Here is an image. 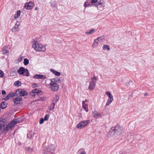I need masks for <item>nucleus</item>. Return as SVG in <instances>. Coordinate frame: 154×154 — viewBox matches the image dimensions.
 Segmentation results:
<instances>
[{"label": "nucleus", "mask_w": 154, "mask_h": 154, "mask_svg": "<svg viewBox=\"0 0 154 154\" xmlns=\"http://www.w3.org/2000/svg\"><path fill=\"white\" fill-rule=\"evenodd\" d=\"M122 130V128L117 124L115 127L111 128L109 130L110 134L112 136L116 137L121 134Z\"/></svg>", "instance_id": "obj_1"}, {"label": "nucleus", "mask_w": 154, "mask_h": 154, "mask_svg": "<svg viewBox=\"0 0 154 154\" xmlns=\"http://www.w3.org/2000/svg\"><path fill=\"white\" fill-rule=\"evenodd\" d=\"M32 47L36 51H44L46 50L45 46L42 44H39L37 42L33 43L32 44Z\"/></svg>", "instance_id": "obj_2"}, {"label": "nucleus", "mask_w": 154, "mask_h": 154, "mask_svg": "<svg viewBox=\"0 0 154 154\" xmlns=\"http://www.w3.org/2000/svg\"><path fill=\"white\" fill-rule=\"evenodd\" d=\"M43 154H53L55 151L54 147L53 145L45 147Z\"/></svg>", "instance_id": "obj_3"}, {"label": "nucleus", "mask_w": 154, "mask_h": 154, "mask_svg": "<svg viewBox=\"0 0 154 154\" xmlns=\"http://www.w3.org/2000/svg\"><path fill=\"white\" fill-rule=\"evenodd\" d=\"M90 123V120H87L83 121L80 122L77 125V127L78 128L82 129L85 127Z\"/></svg>", "instance_id": "obj_4"}, {"label": "nucleus", "mask_w": 154, "mask_h": 154, "mask_svg": "<svg viewBox=\"0 0 154 154\" xmlns=\"http://www.w3.org/2000/svg\"><path fill=\"white\" fill-rule=\"evenodd\" d=\"M97 79L95 76L94 77L91 79V81L90 82L88 87L89 89L91 91L94 88L96 84Z\"/></svg>", "instance_id": "obj_5"}, {"label": "nucleus", "mask_w": 154, "mask_h": 154, "mask_svg": "<svg viewBox=\"0 0 154 154\" xmlns=\"http://www.w3.org/2000/svg\"><path fill=\"white\" fill-rule=\"evenodd\" d=\"M34 2H30L29 3L26 2L25 4L24 7L27 9H31L34 7Z\"/></svg>", "instance_id": "obj_6"}, {"label": "nucleus", "mask_w": 154, "mask_h": 154, "mask_svg": "<svg viewBox=\"0 0 154 154\" xmlns=\"http://www.w3.org/2000/svg\"><path fill=\"white\" fill-rule=\"evenodd\" d=\"M18 91L20 94V96H27L28 94V92L25 91L24 89H19L16 90V92Z\"/></svg>", "instance_id": "obj_7"}, {"label": "nucleus", "mask_w": 154, "mask_h": 154, "mask_svg": "<svg viewBox=\"0 0 154 154\" xmlns=\"http://www.w3.org/2000/svg\"><path fill=\"white\" fill-rule=\"evenodd\" d=\"M14 97V96H13V92H10L9 93L6 97L4 99L5 101H7L8 100L11 99Z\"/></svg>", "instance_id": "obj_8"}, {"label": "nucleus", "mask_w": 154, "mask_h": 154, "mask_svg": "<svg viewBox=\"0 0 154 154\" xmlns=\"http://www.w3.org/2000/svg\"><path fill=\"white\" fill-rule=\"evenodd\" d=\"M93 116L95 118L98 119L99 118L101 117V115L97 111L95 110L93 112Z\"/></svg>", "instance_id": "obj_9"}, {"label": "nucleus", "mask_w": 154, "mask_h": 154, "mask_svg": "<svg viewBox=\"0 0 154 154\" xmlns=\"http://www.w3.org/2000/svg\"><path fill=\"white\" fill-rule=\"evenodd\" d=\"M50 87L52 91H57L58 89L59 85L55 83V85H54L51 86H50Z\"/></svg>", "instance_id": "obj_10"}, {"label": "nucleus", "mask_w": 154, "mask_h": 154, "mask_svg": "<svg viewBox=\"0 0 154 154\" xmlns=\"http://www.w3.org/2000/svg\"><path fill=\"white\" fill-rule=\"evenodd\" d=\"M26 69L23 67H21L18 70L17 72L20 75H23L25 72Z\"/></svg>", "instance_id": "obj_11"}, {"label": "nucleus", "mask_w": 154, "mask_h": 154, "mask_svg": "<svg viewBox=\"0 0 154 154\" xmlns=\"http://www.w3.org/2000/svg\"><path fill=\"white\" fill-rule=\"evenodd\" d=\"M22 100V98L21 97H17L16 98L13 99V101L14 103L16 104L19 103L18 102V101H20Z\"/></svg>", "instance_id": "obj_12"}, {"label": "nucleus", "mask_w": 154, "mask_h": 154, "mask_svg": "<svg viewBox=\"0 0 154 154\" xmlns=\"http://www.w3.org/2000/svg\"><path fill=\"white\" fill-rule=\"evenodd\" d=\"M8 47L7 46H4L3 48L2 51L4 54L8 55L9 53V51L8 50Z\"/></svg>", "instance_id": "obj_13"}, {"label": "nucleus", "mask_w": 154, "mask_h": 154, "mask_svg": "<svg viewBox=\"0 0 154 154\" xmlns=\"http://www.w3.org/2000/svg\"><path fill=\"white\" fill-rule=\"evenodd\" d=\"M8 104L7 103L4 101H3L1 103L0 105V107L2 109H4L6 108Z\"/></svg>", "instance_id": "obj_14"}, {"label": "nucleus", "mask_w": 154, "mask_h": 154, "mask_svg": "<svg viewBox=\"0 0 154 154\" xmlns=\"http://www.w3.org/2000/svg\"><path fill=\"white\" fill-rule=\"evenodd\" d=\"M20 25V22L17 21L15 24V26L13 27L12 29V32H15L17 30V29H18V26Z\"/></svg>", "instance_id": "obj_15"}, {"label": "nucleus", "mask_w": 154, "mask_h": 154, "mask_svg": "<svg viewBox=\"0 0 154 154\" xmlns=\"http://www.w3.org/2000/svg\"><path fill=\"white\" fill-rule=\"evenodd\" d=\"M13 121H14V124H16L17 123H20L22 122L21 119L20 118L14 119Z\"/></svg>", "instance_id": "obj_16"}, {"label": "nucleus", "mask_w": 154, "mask_h": 154, "mask_svg": "<svg viewBox=\"0 0 154 154\" xmlns=\"http://www.w3.org/2000/svg\"><path fill=\"white\" fill-rule=\"evenodd\" d=\"M94 31L95 29H93L91 30H88L85 32V34L87 35H90L92 34Z\"/></svg>", "instance_id": "obj_17"}, {"label": "nucleus", "mask_w": 154, "mask_h": 154, "mask_svg": "<svg viewBox=\"0 0 154 154\" xmlns=\"http://www.w3.org/2000/svg\"><path fill=\"white\" fill-rule=\"evenodd\" d=\"M106 94L109 97L110 99H113L112 95L110 93L109 91H106Z\"/></svg>", "instance_id": "obj_18"}, {"label": "nucleus", "mask_w": 154, "mask_h": 154, "mask_svg": "<svg viewBox=\"0 0 154 154\" xmlns=\"http://www.w3.org/2000/svg\"><path fill=\"white\" fill-rule=\"evenodd\" d=\"M101 1H99L97 4H96L95 5V6L98 8V7L100 8L103 6V3L101 2Z\"/></svg>", "instance_id": "obj_19"}, {"label": "nucleus", "mask_w": 154, "mask_h": 154, "mask_svg": "<svg viewBox=\"0 0 154 154\" xmlns=\"http://www.w3.org/2000/svg\"><path fill=\"white\" fill-rule=\"evenodd\" d=\"M21 13V12L20 10L17 11V12L16 14H15L14 17L15 19L18 18L20 16Z\"/></svg>", "instance_id": "obj_20"}, {"label": "nucleus", "mask_w": 154, "mask_h": 154, "mask_svg": "<svg viewBox=\"0 0 154 154\" xmlns=\"http://www.w3.org/2000/svg\"><path fill=\"white\" fill-rule=\"evenodd\" d=\"M21 82L19 81H17L15 82L14 83V85L15 86H20L21 85Z\"/></svg>", "instance_id": "obj_21"}, {"label": "nucleus", "mask_w": 154, "mask_h": 154, "mask_svg": "<svg viewBox=\"0 0 154 154\" xmlns=\"http://www.w3.org/2000/svg\"><path fill=\"white\" fill-rule=\"evenodd\" d=\"M103 48L104 50H107L108 51H109L110 49V48L109 46L106 45H103Z\"/></svg>", "instance_id": "obj_22"}, {"label": "nucleus", "mask_w": 154, "mask_h": 154, "mask_svg": "<svg viewBox=\"0 0 154 154\" xmlns=\"http://www.w3.org/2000/svg\"><path fill=\"white\" fill-rule=\"evenodd\" d=\"M16 124H14V121L13 120L10 122V123L8 124V126H9L11 128L14 127Z\"/></svg>", "instance_id": "obj_23"}, {"label": "nucleus", "mask_w": 154, "mask_h": 154, "mask_svg": "<svg viewBox=\"0 0 154 154\" xmlns=\"http://www.w3.org/2000/svg\"><path fill=\"white\" fill-rule=\"evenodd\" d=\"M113 100V99H110L109 98L107 101L106 105V106H108L110 104V103L112 102Z\"/></svg>", "instance_id": "obj_24"}, {"label": "nucleus", "mask_w": 154, "mask_h": 154, "mask_svg": "<svg viewBox=\"0 0 154 154\" xmlns=\"http://www.w3.org/2000/svg\"><path fill=\"white\" fill-rule=\"evenodd\" d=\"M88 104H84V105H83L82 106L83 109H84V110L86 112H88Z\"/></svg>", "instance_id": "obj_25"}, {"label": "nucleus", "mask_w": 154, "mask_h": 154, "mask_svg": "<svg viewBox=\"0 0 154 154\" xmlns=\"http://www.w3.org/2000/svg\"><path fill=\"white\" fill-rule=\"evenodd\" d=\"M29 60L27 59H24L23 63L26 66L27 65L29 64Z\"/></svg>", "instance_id": "obj_26"}, {"label": "nucleus", "mask_w": 154, "mask_h": 154, "mask_svg": "<svg viewBox=\"0 0 154 154\" xmlns=\"http://www.w3.org/2000/svg\"><path fill=\"white\" fill-rule=\"evenodd\" d=\"M24 73H25V74L23 75H24L26 76L27 77H28L29 76V72L28 70L27 69H26V70H25V72Z\"/></svg>", "instance_id": "obj_27"}, {"label": "nucleus", "mask_w": 154, "mask_h": 154, "mask_svg": "<svg viewBox=\"0 0 154 154\" xmlns=\"http://www.w3.org/2000/svg\"><path fill=\"white\" fill-rule=\"evenodd\" d=\"M55 103H53L49 107V109L50 110H51L53 109L55 106Z\"/></svg>", "instance_id": "obj_28"}, {"label": "nucleus", "mask_w": 154, "mask_h": 154, "mask_svg": "<svg viewBox=\"0 0 154 154\" xmlns=\"http://www.w3.org/2000/svg\"><path fill=\"white\" fill-rule=\"evenodd\" d=\"M52 80H53V81L54 82H55V83L57 84L59 81H60V79H59L58 78H53V79H52Z\"/></svg>", "instance_id": "obj_29"}, {"label": "nucleus", "mask_w": 154, "mask_h": 154, "mask_svg": "<svg viewBox=\"0 0 154 154\" xmlns=\"http://www.w3.org/2000/svg\"><path fill=\"white\" fill-rule=\"evenodd\" d=\"M88 3V2L87 1L85 2L84 4V6L85 7V8H86L87 7H91V4L90 3L88 4L87 3Z\"/></svg>", "instance_id": "obj_30"}, {"label": "nucleus", "mask_w": 154, "mask_h": 154, "mask_svg": "<svg viewBox=\"0 0 154 154\" xmlns=\"http://www.w3.org/2000/svg\"><path fill=\"white\" fill-rule=\"evenodd\" d=\"M126 86H131L133 85V83L132 81H129L128 82L126 83L125 84Z\"/></svg>", "instance_id": "obj_31"}, {"label": "nucleus", "mask_w": 154, "mask_h": 154, "mask_svg": "<svg viewBox=\"0 0 154 154\" xmlns=\"http://www.w3.org/2000/svg\"><path fill=\"white\" fill-rule=\"evenodd\" d=\"M100 38H98L97 39H95L94 42V44H96L97 45H98V42L100 40Z\"/></svg>", "instance_id": "obj_32"}, {"label": "nucleus", "mask_w": 154, "mask_h": 154, "mask_svg": "<svg viewBox=\"0 0 154 154\" xmlns=\"http://www.w3.org/2000/svg\"><path fill=\"white\" fill-rule=\"evenodd\" d=\"M39 77V79H44L46 78V77L45 75L41 74H40Z\"/></svg>", "instance_id": "obj_33"}, {"label": "nucleus", "mask_w": 154, "mask_h": 154, "mask_svg": "<svg viewBox=\"0 0 154 154\" xmlns=\"http://www.w3.org/2000/svg\"><path fill=\"white\" fill-rule=\"evenodd\" d=\"M32 91L35 93H39L40 92H41V91L37 89H33Z\"/></svg>", "instance_id": "obj_34"}, {"label": "nucleus", "mask_w": 154, "mask_h": 154, "mask_svg": "<svg viewBox=\"0 0 154 154\" xmlns=\"http://www.w3.org/2000/svg\"><path fill=\"white\" fill-rule=\"evenodd\" d=\"M49 117V115L48 114H46L45 115L44 119L45 121H47Z\"/></svg>", "instance_id": "obj_35"}, {"label": "nucleus", "mask_w": 154, "mask_h": 154, "mask_svg": "<svg viewBox=\"0 0 154 154\" xmlns=\"http://www.w3.org/2000/svg\"><path fill=\"white\" fill-rule=\"evenodd\" d=\"M0 77L3 78L4 75V73L2 70L0 69Z\"/></svg>", "instance_id": "obj_36"}, {"label": "nucleus", "mask_w": 154, "mask_h": 154, "mask_svg": "<svg viewBox=\"0 0 154 154\" xmlns=\"http://www.w3.org/2000/svg\"><path fill=\"white\" fill-rule=\"evenodd\" d=\"M39 75H40V74H36L34 75L33 76V78L34 79H39Z\"/></svg>", "instance_id": "obj_37"}, {"label": "nucleus", "mask_w": 154, "mask_h": 154, "mask_svg": "<svg viewBox=\"0 0 154 154\" xmlns=\"http://www.w3.org/2000/svg\"><path fill=\"white\" fill-rule=\"evenodd\" d=\"M26 149L29 152V153H31L32 151V149L29 147H27L26 148Z\"/></svg>", "instance_id": "obj_38"}, {"label": "nucleus", "mask_w": 154, "mask_h": 154, "mask_svg": "<svg viewBox=\"0 0 154 154\" xmlns=\"http://www.w3.org/2000/svg\"><path fill=\"white\" fill-rule=\"evenodd\" d=\"M54 74L57 76H59L60 75V72L56 71H55Z\"/></svg>", "instance_id": "obj_39"}, {"label": "nucleus", "mask_w": 154, "mask_h": 154, "mask_svg": "<svg viewBox=\"0 0 154 154\" xmlns=\"http://www.w3.org/2000/svg\"><path fill=\"white\" fill-rule=\"evenodd\" d=\"M51 82L49 85L50 86H51L54 85H55V82H54L53 80H52V79H51Z\"/></svg>", "instance_id": "obj_40"}, {"label": "nucleus", "mask_w": 154, "mask_h": 154, "mask_svg": "<svg viewBox=\"0 0 154 154\" xmlns=\"http://www.w3.org/2000/svg\"><path fill=\"white\" fill-rule=\"evenodd\" d=\"M44 121H45V120L43 118H41L39 121L40 124H43V123Z\"/></svg>", "instance_id": "obj_41"}, {"label": "nucleus", "mask_w": 154, "mask_h": 154, "mask_svg": "<svg viewBox=\"0 0 154 154\" xmlns=\"http://www.w3.org/2000/svg\"><path fill=\"white\" fill-rule=\"evenodd\" d=\"M30 95L33 97H34L35 96V93L32 91L30 93Z\"/></svg>", "instance_id": "obj_42"}, {"label": "nucleus", "mask_w": 154, "mask_h": 154, "mask_svg": "<svg viewBox=\"0 0 154 154\" xmlns=\"http://www.w3.org/2000/svg\"><path fill=\"white\" fill-rule=\"evenodd\" d=\"M14 71H12L11 72V74H13L14 73L15 74H17V72H16V70L17 69V68L15 69V68H14Z\"/></svg>", "instance_id": "obj_43"}, {"label": "nucleus", "mask_w": 154, "mask_h": 154, "mask_svg": "<svg viewBox=\"0 0 154 154\" xmlns=\"http://www.w3.org/2000/svg\"><path fill=\"white\" fill-rule=\"evenodd\" d=\"M11 128H10L9 126H8V125H7L6 128V130L7 131H8Z\"/></svg>", "instance_id": "obj_44"}, {"label": "nucleus", "mask_w": 154, "mask_h": 154, "mask_svg": "<svg viewBox=\"0 0 154 154\" xmlns=\"http://www.w3.org/2000/svg\"><path fill=\"white\" fill-rule=\"evenodd\" d=\"M55 5H56V3H55V2H52L51 4V7H55Z\"/></svg>", "instance_id": "obj_45"}, {"label": "nucleus", "mask_w": 154, "mask_h": 154, "mask_svg": "<svg viewBox=\"0 0 154 154\" xmlns=\"http://www.w3.org/2000/svg\"><path fill=\"white\" fill-rule=\"evenodd\" d=\"M98 0H91V3H95L97 2Z\"/></svg>", "instance_id": "obj_46"}, {"label": "nucleus", "mask_w": 154, "mask_h": 154, "mask_svg": "<svg viewBox=\"0 0 154 154\" xmlns=\"http://www.w3.org/2000/svg\"><path fill=\"white\" fill-rule=\"evenodd\" d=\"M59 99V96L58 95H56L55 97V99L56 100V101H58Z\"/></svg>", "instance_id": "obj_47"}, {"label": "nucleus", "mask_w": 154, "mask_h": 154, "mask_svg": "<svg viewBox=\"0 0 154 154\" xmlns=\"http://www.w3.org/2000/svg\"><path fill=\"white\" fill-rule=\"evenodd\" d=\"M17 92H16L15 93L13 92V96H14V97L15 96H17L18 94H17Z\"/></svg>", "instance_id": "obj_48"}, {"label": "nucleus", "mask_w": 154, "mask_h": 154, "mask_svg": "<svg viewBox=\"0 0 154 154\" xmlns=\"http://www.w3.org/2000/svg\"><path fill=\"white\" fill-rule=\"evenodd\" d=\"M50 71L51 72H53L54 74V72H55V71L54 70V69H50Z\"/></svg>", "instance_id": "obj_49"}, {"label": "nucleus", "mask_w": 154, "mask_h": 154, "mask_svg": "<svg viewBox=\"0 0 154 154\" xmlns=\"http://www.w3.org/2000/svg\"><path fill=\"white\" fill-rule=\"evenodd\" d=\"M32 87L33 88H35L37 87V85L35 83H34L32 84Z\"/></svg>", "instance_id": "obj_50"}, {"label": "nucleus", "mask_w": 154, "mask_h": 154, "mask_svg": "<svg viewBox=\"0 0 154 154\" xmlns=\"http://www.w3.org/2000/svg\"><path fill=\"white\" fill-rule=\"evenodd\" d=\"M6 94V92L5 90H3L2 91V95L5 94Z\"/></svg>", "instance_id": "obj_51"}, {"label": "nucleus", "mask_w": 154, "mask_h": 154, "mask_svg": "<svg viewBox=\"0 0 154 154\" xmlns=\"http://www.w3.org/2000/svg\"><path fill=\"white\" fill-rule=\"evenodd\" d=\"M22 59H23L22 57H21L20 58H19L18 59V60L19 62H20V61H21L22 60Z\"/></svg>", "instance_id": "obj_52"}, {"label": "nucleus", "mask_w": 154, "mask_h": 154, "mask_svg": "<svg viewBox=\"0 0 154 154\" xmlns=\"http://www.w3.org/2000/svg\"><path fill=\"white\" fill-rule=\"evenodd\" d=\"M27 138H30L32 136L30 135L29 134H27Z\"/></svg>", "instance_id": "obj_53"}, {"label": "nucleus", "mask_w": 154, "mask_h": 154, "mask_svg": "<svg viewBox=\"0 0 154 154\" xmlns=\"http://www.w3.org/2000/svg\"><path fill=\"white\" fill-rule=\"evenodd\" d=\"M98 38H100V40H99L100 41H101L103 39H104V37L103 36H101V37H98Z\"/></svg>", "instance_id": "obj_54"}, {"label": "nucleus", "mask_w": 154, "mask_h": 154, "mask_svg": "<svg viewBox=\"0 0 154 154\" xmlns=\"http://www.w3.org/2000/svg\"><path fill=\"white\" fill-rule=\"evenodd\" d=\"M79 154H86V152L85 151H83L81 152Z\"/></svg>", "instance_id": "obj_55"}, {"label": "nucleus", "mask_w": 154, "mask_h": 154, "mask_svg": "<svg viewBox=\"0 0 154 154\" xmlns=\"http://www.w3.org/2000/svg\"><path fill=\"white\" fill-rule=\"evenodd\" d=\"M85 101H82V105L83 106L84 105V104H86V103H85Z\"/></svg>", "instance_id": "obj_56"}, {"label": "nucleus", "mask_w": 154, "mask_h": 154, "mask_svg": "<svg viewBox=\"0 0 154 154\" xmlns=\"http://www.w3.org/2000/svg\"><path fill=\"white\" fill-rule=\"evenodd\" d=\"M58 101H56V100L55 99L54 100L53 102V103H55V104L57 103Z\"/></svg>", "instance_id": "obj_57"}, {"label": "nucleus", "mask_w": 154, "mask_h": 154, "mask_svg": "<svg viewBox=\"0 0 154 154\" xmlns=\"http://www.w3.org/2000/svg\"><path fill=\"white\" fill-rule=\"evenodd\" d=\"M148 94L147 93H145L144 94V96H146L148 95Z\"/></svg>", "instance_id": "obj_58"}, {"label": "nucleus", "mask_w": 154, "mask_h": 154, "mask_svg": "<svg viewBox=\"0 0 154 154\" xmlns=\"http://www.w3.org/2000/svg\"><path fill=\"white\" fill-rule=\"evenodd\" d=\"M84 149H83V148H81L80 149H79V151H78V152H80L81 151V150H84Z\"/></svg>", "instance_id": "obj_59"}, {"label": "nucleus", "mask_w": 154, "mask_h": 154, "mask_svg": "<svg viewBox=\"0 0 154 154\" xmlns=\"http://www.w3.org/2000/svg\"><path fill=\"white\" fill-rule=\"evenodd\" d=\"M37 9H38V8L37 7H35V10H37Z\"/></svg>", "instance_id": "obj_60"}, {"label": "nucleus", "mask_w": 154, "mask_h": 154, "mask_svg": "<svg viewBox=\"0 0 154 154\" xmlns=\"http://www.w3.org/2000/svg\"><path fill=\"white\" fill-rule=\"evenodd\" d=\"M13 74L14 75H16V74H15V73H14L13 74Z\"/></svg>", "instance_id": "obj_61"}, {"label": "nucleus", "mask_w": 154, "mask_h": 154, "mask_svg": "<svg viewBox=\"0 0 154 154\" xmlns=\"http://www.w3.org/2000/svg\"><path fill=\"white\" fill-rule=\"evenodd\" d=\"M85 102L87 101V100H85Z\"/></svg>", "instance_id": "obj_62"}, {"label": "nucleus", "mask_w": 154, "mask_h": 154, "mask_svg": "<svg viewBox=\"0 0 154 154\" xmlns=\"http://www.w3.org/2000/svg\"><path fill=\"white\" fill-rule=\"evenodd\" d=\"M137 136H140L138 135H137Z\"/></svg>", "instance_id": "obj_63"}, {"label": "nucleus", "mask_w": 154, "mask_h": 154, "mask_svg": "<svg viewBox=\"0 0 154 154\" xmlns=\"http://www.w3.org/2000/svg\"><path fill=\"white\" fill-rule=\"evenodd\" d=\"M1 112V109H0V113Z\"/></svg>", "instance_id": "obj_64"}]
</instances>
